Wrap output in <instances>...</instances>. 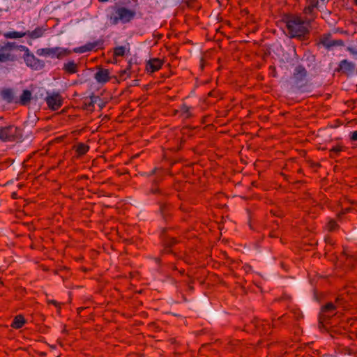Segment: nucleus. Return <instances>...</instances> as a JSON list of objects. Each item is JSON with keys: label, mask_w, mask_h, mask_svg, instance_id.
Here are the masks:
<instances>
[{"label": "nucleus", "mask_w": 357, "mask_h": 357, "mask_svg": "<svg viewBox=\"0 0 357 357\" xmlns=\"http://www.w3.org/2000/svg\"><path fill=\"white\" fill-rule=\"evenodd\" d=\"M287 34L290 38H305L309 33L308 26L310 23L308 20H303L297 15H288L284 18Z\"/></svg>", "instance_id": "1"}, {"label": "nucleus", "mask_w": 357, "mask_h": 357, "mask_svg": "<svg viewBox=\"0 0 357 357\" xmlns=\"http://www.w3.org/2000/svg\"><path fill=\"white\" fill-rule=\"evenodd\" d=\"M307 72L301 65L297 66L291 77L292 86L301 89L305 86L307 82Z\"/></svg>", "instance_id": "2"}, {"label": "nucleus", "mask_w": 357, "mask_h": 357, "mask_svg": "<svg viewBox=\"0 0 357 357\" xmlns=\"http://www.w3.org/2000/svg\"><path fill=\"white\" fill-rule=\"evenodd\" d=\"M135 15V12L125 7H119L114 14L110 17L112 24H117L119 21L123 23L130 22Z\"/></svg>", "instance_id": "3"}, {"label": "nucleus", "mask_w": 357, "mask_h": 357, "mask_svg": "<svg viewBox=\"0 0 357 357\" xmlns=\"http://www.w3.org/2000/svg\"><path fill=\"white\" fill-rule=\"evenodd\" d=\"M37 54L40 56H51L61 59L71 54V51L59 47L52 48H42L37 50Z\"/></svg>", "instance_id": "4"}, {"label": "nucleus", "mask_w": 357, "mask_h": 357, "mask_svg": "<svg viewBox=\"0 0 357 357\" xmlns=\"http://www.w3.org/2000/svg\"><path fill=\"white\" fill-rule=\"evenodd\" d=\"M21 137V130L14 126L0 128V139L3 141H14Z\"/></svg>", "instance_id": "5"}, {"label": "nucleus", "mask_w": 357, "mask_h": 357, "mask_svg": "<svg viewBox=\"0 0 357 357\" xmlns=\"http://www.w3.org/2000/svg\"><path fill=\"white\" fill-rule=\"evenodd\" d=\"M291 318L294 319L296 321H299L303 318V312L300 309L293 308L290 313L284 314L280 317L277 320H275L273 324L272 328H277L279 326V322H281L284 324H289V321L287 319Z\"/></svg>", "instance_id": "6"}, {"label": "nucleus", "mask_w": 357, "mask_h": 357, "mask_svg": "<svg viewBox=\"0 0 357 357\" xmlns=\"http://www.w3.org/2000/svg\"><path fill=\"white\" fill-rule=\"evenodd\" d=\"M319 4L318 0H306V6L303 9V13L306 16V20L312 22L317 17V11Z\"/></svg>", "instance_id": "7"}, {"label": "nucleus", "mask_w": 357, "mask_h": 357, "mask_svg": "<svg viewBox=\"0 0 357 357\" xmlns=\"http://www.w3.org/2000/svg\"><path fill=\"white\" fill-rule=\"evenodd\" d=\"M356 261V256L349 255L344 250L342 254L337 259L336 266H340L343 263L346 267L351 269L354 267V264Z\"/></svg>", "instance_id": "8"}, {"label": "nucleus", "mask_w": 357, "mask_h": 357, "mask_svg": "<svg viewBox=\"0 0 357 357\" xmlns=\"http://www.w3.org/2000/svg\"><path fill=\"white\" fill-rule=\"evenodd\" d=\"M24 59L26 64L34 70L42 69L45 66V63L43 61L38 59L30 52L25 53Z\"/></svg>", "instance_id": "9"}, {"label": "nucleus", "mask_w": 357, "mask_h": 357, "mask_svg": "<svg viewBox=\"0 0 357 357\" xmlns=\"http://www.w3.org/2000/svg\"><path fill=\"white\" fill-rule=\"evenodd\" d=\"M46 102L50 109L55 111L61 107L63 99L59 93H54L46 98Z\"/></svg>", "instance_id": "10"}, {"label": "nucleus", "mask_w": 357, "mask_h": 357, "mask_svg": "<svg viewBox=\"0 0 357 357\" xmlns=\"http://www.w3.org/2000/svg\"><path fill=\"white\" fill-rule=\"evenodd\" d=\"M252 324L255 326L257 331L261 334H271V324L265 320L255 319Z\"/></svg>", "instance_id": "11"}, {"label": "nucleus", "mask_w": 357, "mask_h": 357, "mask_svg": "<svg viewBox=\"0 0 357 357\" xmlns=\"http://www.w3.org/2000/svg\"><path fill=\"white\" fill-rule=\"evenodd\" d=\"M320 43L322 44L327 49H329L333 46H339L343 45L342 40H332L331 35L330 33L324 34L320 38Z\"/></svg>", "instance_id": "12"}, {"label": "nucleus", "mask_w": 357, "mask_h": 357, "mask_svg": "<svg viewBox=\"0 0 357 357\" xmlns=\"http://www.w3.org/2000/svg\"><path fill=\"white\" fill-rule=\"evenodd\" d=\"M94 78L98 83L104 84L108 82L111 79L110 73L108 69L100 67L95 73Z\"/></svg>", "instance_id": "13"}, {"label": "nucleus", "mask_w": 357, "mask_h": 357, "mask_svg": "<svg viewBox=\"0 0 357 357\" xmlns=\"http://www.w3.org/2000/svg\"><path fill=\"white\" fill-rule=\"evenodd\" d=\"M336 310V305L333 303H328L325 305L322 306L321 314H320V319L324 321L326 320V318H328L333 314H335V311Z\"/></svg>", "instance_id": "14"}, {"label": "nucleus", "mask_w": 357, "mask_h": 357, "mask_svg": "<svg viewBox=\"0 0 357 357\" xmlns=\"http://www.w3.org/2000/svg\"><path fill=\"white\" fill-rule=\"evenodd\" d=\"M355 70V65L352 62H349L344 59L340 61L337 71H341L343 73L349 74L354 72Z\"/></svg>", "instance_id": "15"}, {"label": "nucleus", "mask_w": 357, "mask_h": 357, "mask_svg": "<svg viewBox=\"0 0 357 357\" xmlns=\"http://www.w3.org/2000/svg\"><path fill=\"white\" fill-rule=\"evenodd\" d=\"M162 65L163 61L161 59H151L146 63V69L151 73H154L159 70Z\"/></svg>", "instance_id": "16"}, {"label": "nucleus", "mask_w": 357, "mask_h": 357, "mask_svg": "<svg viewBox=\"0 0 357 357\" xmlns=\"http://www.w3.org/2000/svg\"><path fill=\"white\" fill-rule=\"evenodd\" d=\"M63 70L66 73L74 74L78 72V65L74 61H70L63 64Z\"/></svg>", "instance_id": "17"}, {"label": "nucleus", "mask_w": 357, "mask_h": 357, "mask_svg": "<svg viewBox=\"0 0 357 357\" xmlns=\"http://www.w3.org/2000/svg\"><path fill=\"white\" fill-rule=\"evenodd\" d=\"M32 98V93L29 90H24L22 95L20 97L18 102L21 105H27L30 103Z\"/></svg>", "instance_id": "18"}, {"label": "nucleus", "mask_w": 357, "mask_h": 357, "mask_svg": "<svg viewBox=\"0 0 357 357\" xmlns=\"http://www.w3.org/2000/svg\"><path fill=\"white\" fill-rule=\"evenodd\" d=\"M160 211L164 220H167L171 215L172 206L167 203H160Z\"/></svg>", "instance_id": "19"}, {"label": "nucleus", "mask_w": 357, "mask_h": 357, "mask_svg": "<svg viewBox=\"0 0 357 357\" xmlns=\"http://www.w3.org/2000/svg\"><path fill=\"white\" fill-rule=\"evenodd\" d=\"M45 31V29L43 27H37L33 31H28L25 32L26 33V36H29L31 39H37L38 38H40L43 36L44 33Z\"/></svg>", "instance_id": "20"}, {"label": "nucleus", "mask_w": 357, "mask_h": 357, "mask_svg": "<svg viewBox=\"0 0 357 357\" xmlns=\"http://www.w3.org/2000/svg\"><path fill=\"white\" fill-rule=\"evenodd\" d=\"M25 323L26 320L24 317L22 315L19 314L15 317L11 324V327L15 329H20L24 325Z\"/></svg>", "instance_id": "21"}, {"label": "nucleus", "mask_w": 357, "mask_h": 357, "mask_svg": "<svg viewBox=\"0 0 357 357\" xmlns=\"http://www.w3.org/2000/svg\"><path fill=\"white\" fill-rule=\"evenodd\" d=\"M162 174L160 175L159 178H155L153 181V185L150 189V192L153 195H163L162 190L158 187V183L162 180Z\"/></svg>", "instance_id": "22"}, {"label": "nucleus", "mask_w": 357, "mask_h": 357, "mask_svg": "<svg viewBox=\"0 0 357 357\" xmlns=\"http://www.w3.org/2000/svg\"><path fill=\"white\" fill-rule=\"evenodd\" d=\"M1 96L8 102H12L14 100L13 91L10 89H3L1 92Z\"/></svg>", "instance_id": "23"}, {"label": "nucleus", "mask_w": 357, "mask_h": 357, "mask_svg": "<svg viewBox=\"0 0 357 357\" xmlns=\"http://www.w3.org/2000/svg\"><path fill=\"white\" fill-rule=\"evenodd\" d=\"M26 36L25 32L8 31L3 33V36L6 38H20Z\"/></svg>", "instance_id": "24"}, {"label": "nucleus", "mask_w": 357, "mask_h": 357, "mask_svg": "<svg viewBox=\"0 0 357 357\" xmlns=\"http://www.w3.org/2000/svg\"><path fill=\"white\" fill-rule=\"evenodd\" d=\"M344 150V146L342 145H337L335 146L332 147L330 150V158H335L338 156L341 151Z\"/></svg>", "instance_id": "25"}, {"label": "nucleus", "mask_w": 357, "mask_h": 357, "mask_svg": "<svg viewBox=\"0 0 357 357\" xmlns=\"http://www.w3.org/2000/svg\"><path fill=\"white\" fill-rule=\"evenodd\" d=\"M178 112L180 113V115L183 118V119H189L191 117V113L190 112V107H188L187 105H183L181 107V109L179 111H178Z\"/></svg>", "instance_id": "26"}, {"label": "nucleus", "mask_w": 357, "mask_h": 357, "mask_svg": "<svg viewBox=\"0 0 357 357\" xmlns=\"http://www.w3.org/2000/svg\"><path fill=\"white\" fill-rule=\"evenodd\" d=\"M89 150V146L84 143H79L76 146V152L79 155L86 154Z\"/></svg>", "instance_id": "27"}, {"label": "nucleus", "mask_w": 357, "mask_h": 357, "mask_svg": "<svg viewBox=\"0 0 357 357\" xmlns=\"http://www.w3.org/2000/svg\"><path fill=\"white\" fill-rule=\"evenodd\" d=\"M15 56L7 52H0V62L14 61Z\"/></svg>", "instance_id": "28"}, {"label": "nucleus", "mask_w": 357, "mask_h": 357, "mask_svg": "<svg viewBox=\"0 0 357 357\" xmlns=\"http://www.w3.org/2000/svg\"><path fill=\"white\" fill-rule=\"evenodd\" d=\"M17 48V45L13 42H8L3 46L0 47V52H10L13 49Z\"/></svg>", "instance_id": "29"}, {"label": "nucleus", "mask_w": 357, "mask_h": 357, "mask_svg": "<svg viewBox=\"0 0 357 357\" xmlns=\"http://www.w3.org/2000/svg\"><path fill=\"white\" fill-rule=\"evenodd\" d=\"M102 45V40L96 41L93 43H89L86 44L88 52L93 50L96 47Z\"/></svg>", "instance_id": "30"}, {"label": "nucleus", "mask_w": 357, "mask_h": 357, "mask_svg": "<svg viewBox=\"0 0 357 357\" xmlns=\"http://www.w3.org/2000/svg\"><path fill=\"white\" fill-rule=\"evenodd\" d=\"M126 48L123 46H119L114 49V56H123L125 54Z\"/></svg>", "instance_id": "31"}, {"label": "nucleus", "mask_w": 357, "mask_h": 357, "mask_svg": "<svg viewBox=\"0 0 357 357\" xmlns=\"http://www.w3.org/2000/svg\"><path fill=\"white\" fill-rule=\"evenodd\" d=\"M327 228L330 231H335L337 228V224L335 220H331L328 222Z\"/></svg>", "instance_id": "32"}, {"label": "nucleus", "mask_w": 357, "mask_h": 357, "mask_svg": "<svg viewBox=\"0 0 357 357\" xmlns=\"http://www.w3.org/2000/svg\"><path fill=\"white\" fill-rule=\"evenodd\" d=\"M73 52L75 53H85V52H87L88 50H87L86 46L85 45L75 48L73 50Z\"/></svg>", "instance_id": "33"}, {"label": "nucleus", "mask_w": 357, "mask_h": 357, "mask_svg": "<svg viewBox=\"0 0 357 357\" xmlns=\"http://www.w3.org/2000/svg\"><path fill=\"white\" fill-rule=\"evenodd\" d=\"M177 243V240L175 238H171L168 241L166 242L168 246H172Z\"/></svg>", "instance_id": "34"}, {"label": "nucleus", "mask_w": 357, "mask_h": 357, "mask_svg": "<svg viewBox=\"0 0 357 357\" xmlns=\"http://www.w3.org/2000/svg\"><path fill=\"white\" fill-rule=\"evenodd\" d=\"M239 343L238 340H229L228 344L231 346H236Z\"/></svg>", "instance_id": "35"}, {"label": "nucleus", "mask_w": 357, "mask_h": 357, "mask_svg": "<svg viewBox=\"0 0 357 357\" xmlns=\"http://www.w3.org/2000/svg\"><path fill=\"white\" fill-rule=\"evenodd\" d=\"M17 48H18L20 50L25 51L26 53H29V50L26 47H25L24 45H17Z\"/></svg>", "instance_id": "36"}, {"label": "nucleus", "mask_w": 357, "mask_h": 357, "mask_svg": "<svg viewBox=\"0 0 357 357\" xmlns=\"http://www.w3.org/2000/svg\"><path fill=\"white\" fill-rule=\"evenodd\" d=\"M350 139L352 141H357V131L351 132Z\"/></svg>", "instance_id": "37"}, {"label": "nucleus", "mask_w": 357, "mask_h": 357, "mask_svg": "<svg viewBox=\"0 0 357 357\" xmlns=\"http://www.w3.org/2000/svg\"><path fill=\"white\" fill-rule=\"evenodd\" d=\"M351 210V208L348 207V208H345L344 209H342V213H340L338 214L339 216H340L342 214H345L348 212H349Z\"/></svg>", "instance_id": "38"}, {"label": "nucleus", "mask_w": 357, "mask_h": 357, "mask_svg": "<svg viewBox=\"0 0 357 357\" xmlns=\"http://www.w3.org/2000/svg\"><path fill=\"white\" fill-rule=\"evenodd\" d=\"M158 171H161L160 169H158V168H154L151 172L150 173L149 175H153L154 174H155Z\"/></svg>", "instance_id": "39"}, {"label": "nucleus", "mask_w": 357, "mask_h": 357, "mask_svg": "<svg viewBox=\"0 0 357 357\" xmlns=\"http://www.w3.org/2000/svg\"><path fill=\"white\" fill-rule=\"evenodd\" d=\"M344 299L343 298H337L336 300H335V303L337 304V305H340V301Z\"/></svg>", "instance_id": "40"}, {"label": "nucleus", "mask_w": 357, "mask_h": 357, "mask_svg": "<svg viewBox=\"0 0 357 357\" xmlns=\"http://www.w3.org/2000/svg\"><path fill=\"white\" fill-rule=\"evenodd\" d=\"M48 303H52V304H53L54 305H57V302L56 301H54V300L49 301Z\"/></svg>", "instance_id": "41"}, {"label": "nucleus", "mask_w": 357, "mask_h": 357, "mask_svg": "<svg viewBox=\"0 0 357 357\" xmlns=\"http://www.w3.org/2000/svg\"><path fill=\"white\" fill-rule=\"evenodd\" d=\"M318 1H319V3H321V4H324L329 1V0H318Z\"/></svg>", "instance_id": "42"}, {"label": "nucleus", "mask_w": 357, "mask_h": 357, "mask_svg": "<svg viewBox=\"0 0 357 357\" xmlns=\"http://www.w3.org/2000/svg\"><path fill=\"white\" fill-rule=\"evenodd\" d=\"M204 59H201V68H202V70L204 69Z\"/></svg>", "instance_id": "43"}, {"label": "nucleus", "mask_w": 357, "mask_h": 357, "mask_svg": "<svg viewBox=\"0 0 357 357\" xmlns=\"http://www.w3.org/2000/svg\"><path fill=\"white\" fill-rule=\"evenodd\" d=\"M215 94V91H212L208 93V96H214Z\"/></svg>", "instance_id": "44"}, {"label": "nucleus", "mask_w": 357, "mask_h": 357, "mask_svg": "<svg viewBox=\"0 0 357 357\" xmlns=\"http://www.w3.org/2000/svg\"><path fill=\"white\" fill-rule=\"evenodd\" d=\"M250 268H250V266H245V271H250Z\"/></svg>", "instance_id": "45"}, {"label": "nucleus", "mask_w": 357, "mask_h": 357, "mask_svg": "<svg viewBox=\"0 0 357 357\" xmlns=\"http://www.w3.org/2000/svg\"><path fill=\"white\" fill-rule=\"evenodd\" d=\"M270 236H271V237H276V236H275V235H274L273 234H270Z\"/></svg>", "instance_id": "46"}, {"label": "nucleus", "mask_w": 357, "mask_h": 357, "mask_svg": "<svg viewBox=\"0 0 357 357\" xmlns=\"http://www.w3.org/2000/svg\"><path fill=\"white\" fill-rule=\"evenodd\" d=\"M355 3H356V4L357 5V0H355Z\"/></svg>", "instance_id": "47"}]
</instances>
